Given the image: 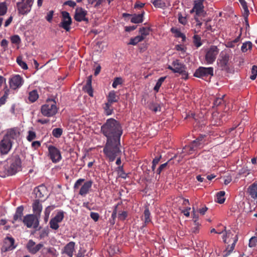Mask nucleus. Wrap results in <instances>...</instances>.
I'll list each match as a JSON object with an SVG mask.
<instances>
[{
	"label": "nucleus",
	"instance_id": "obj_1",
	"mask_svg": "<svg viewBox=\"0 0 257 257\" xmlns=\"http://www.w3.org/2000/svg\"><path fill=\"white\" fill-rule=\"evenodd\" d=\"M101 133L106 138L103 152L110 162H113L120 153V137L122 129L119 121L114 118L107 119L101 126Z\"/></svg>",
	"mask_w": 257,
	"mask_h": 257
},
{
	"label": "nucleus",
	"instance_id": "obj_2",
	"mask_svg": "<svg viewBox=\"0 0 257 257\" xmlns=\"http://www.w3.org/2000/svg\"><path fill=\"white\" fill-rule=\"evenodd\" d=\"M223 230L225 232L222 236L223 241L225 243H231L228 244L224 251L223 257L227 256L234 249L235 244L238 240L237 233L234 229L226 230V227L223 226Z\"/></svg>",
	"mask_w": 257,
	"mask_h": 257
},
{
	"label": "nucleus",
	"instance_id": "obj_3",
	"mask_svg": "<svg viewBox=\"0 0 257 257\" xmlns=\"http://www.w3.org/2000/svg\"><path fill=\"white\" fill-rule=\"evenodd\" d=\"M167 68L174 73H178L181 74L183 78L187 79L188 73L186 71L185 65L181 63L179 60H175L172 63V65H168Z\"/></svg>",
	"mask_w": 257,
	"mask_h": 257
},
{
	"label": "nucleus",
	"instance_id": "obj_4",
	"mask_svg": "<svg viewBox=\"0 0 257 257\" xmlns=\"http://www.w3.org/2000/svg\"><path fill=\"white\" fill-rule=\"evenodd\" d=\"M58 108L56 105L55 101H50L47 103L43 105L41 108L42 114L47 117H50L55 115L57 112Z\"/></svg>",
	"mask_w": 257,
	"mask_h": 257
},
{
	"label": "nucleus",
	"instance_id": "obj_5",
	"mask_svg": "<svg viewBox=\"0 0 257 257\" xmlns=\"http://www.w3.org/2000/svg\"><path fill=\"white\" fill-rule=\"evenodd\" d=\"M231 57L232 54L229 51L224 50L221 52L217 63L222 70H227L229 69V61Z\"/></svg>",
	"mask_w": 257,
	"mask_h": 257
},
{
	"label": "nucleus",
	"instance_id": "obj_6",
	"mask_svg": "<svg viewBox=\"0 0 257 257\" xmlns=\"http://www.w3.org/2000/svg\"><path fill=\"white\" fill-rule=\"evenodd\" d=\"M213 68L211 67H199L196 70L194 73V76L203 79H206L208 77L211 78L213 76Z\"/></svg>",
	"mask_w": 257,
	"mask_h": 257
},
{
	"label": "nucleus",
	"instance_id": "obj_7",
	"mask_svg": "<svg viewBox=\"0 0 257 257\" xmlns=\"http://www.w3.org/2000/svg\"><path fill=\"white\" fill-rule=\"evenodd\" d=\"M40 218L34 214H27L24 217L23 222L28 228L36 229L39 225Z\"/></svg>",
	"mask_w": 257,
	"mask_h": 257
},
{
	"label": "nucleus",
	"instance_id": "obj_8",
	"mask_svg": "<svg viewBox=\"0 0 257 257\" xmlns=\"http://www.w3.org/2000/svg\"><path fill=\"white\" fill-rule=\"evenodd\" d=\"M219 51L217 47L214 45L211 46L206 51L205 59L207 64H211L215 61Z\"/></svg>",
	"mask_w": 257,
	"mask_h": 257
},
{
	"label": "nucleus",
	"instance_id": "obj_9",
	"mask_svg": "<svg viewBox=\"0 0 257 257\" xmlns=\"http://www.w3.org/2000/svg\"><path fill=\"white\" fill-rule=\"evenodd\" d=\"M22 162L20 157L18 156L14 157L10 167L8 170L9 175H13L21 170Z\"/></svg>",
	"mask_w": 257,
	"mask_h": 257
},
{
	"label": "nucleus",
	"instance_id": "obj_10",
	"mask_svg": "<svg viewBox=\"0 0 257 257\" xmlns=\"http://www.w3.org/2000/svg\"><path fill=\"white\" fill-rule=\"evenodd\" d=\"M33 3V0H22L17 3L19 13L24 15L30 12Z\"/></svg>",
	"mask_w": 257,
	"mask_h": 257
},
{
	"label": "nucleus",
	"instance_id": "obj_11",
	"mask_svg": "<svg viewBox=\"0 0 257 257\" xmlns=\"http://www.w3.org/2000/svg\"><path fill=\"white\" fill-rule=\"evenodd\" d=\"M48 157L53 163L59 162L62 158L60 150L52 145L48 147Z\"/></svg>",
	"mask_w": 257,
	"mask_h": 257
},
{
	"label": "nucleus",
	"instance_id": "obj_12",
	"mask_svg": "<svg viewBox=\"0 0 257 257\" xmlns=\"http://www.w3.org/2000/svg\"><path fill=\"white\" fill-rule=\"evenodd\" d=\"M62 18L61 23L59 24V27L65 30L66 31H69L70 26L72 24V19L67 12L63 11L61 13Z\"/></svg>",
	"mask_w": 257,
	"mask_h": 257
},
{
	"label": "nucleus",
	"instance_id": "obj_13",
	"mask_svg": "<svg viewBox=\"0 0 257 257\" xmlns=\"http://www.w3.org/2000/svg\"><path fill=\"white\" fill-rule=\"evenodd\" d=\"M24 82L23 78L18 74L12 75L10 78L9 81L10 88L13 90H16L20 88Z\"/></svg>",
	"mask_w": 257,
	"mask_h": 257
},
{
	"label": "nucleus",
	"instance_id": "obj_14",
	"mask_svg": "<svg viewBox=\"0 0 257 257\" xmlns=\"http://www.w3.org/2000/svg\"><path fill=\"white\" fill-rule=\"evenodd\" d=\"M13 145L12 140L3 137L0 142V153L1 155H5L9 153L12 149Z\"/></svg>",
	"mask_w": 257,
	"mask_h": 257
},
{
	"label": "nucleus",
	"instance_id": "obj_15",
	"mask_svg": "<svg viewBox=\"0 0 257 257\" xmlns=\"http://www.w3.org/2000/svg\"><path fill=\"white\" fill-rule=\"evenodd\" d=\"M87 12L82 8H77L75 10L74 19L77 22L84 21L88 22V19L86 18Z\"/></svg>",
	"mask_w": 257,
	"mask_h": 257
},
{
	"label": "nucleus",
	"instance_id": "obj_16",
	"mask_svg": "<svg viewBox=\"0 0 257 257\" xmlns=\"http://www.w3.org/2000/svg\"><path fill=\"white\" fill-rule=\"evenodd\" d=\"M43 246V244L39 243L36 244L35 242L32 239L29 240L27 244V248L29 251L33 254L37 253L39 251Z\"/></svg>",
	"mask_w": 257,
	"mask_h": 257
},
{
	"label": "nucleus",
	"instance_id": "obj_17",
	"mask_svg": "<svg viewBox=\"0 0 257 257\" xmlns=\"http://www.w3.org/2000/svg\"><path fill=\"white\" fill-rule=\"evenodd\" d=\"M15 239L11 237H7L5 238L4 244L2 247V251L6 252L12 250L16 248L14 245Z\"/></svg>",
	"mask_w": 257,
	"mask_h": 257
},
{
	"label": "nucleus",
	"instance_id": "obj_18",
	"mask_svg": "<svg viewBox=\"0 0 257 257\" xmlns=\"http://www.w3.org/2000/svg\"><path fill=\"white\" fill-rule=\"evenodd\" d=\"M75 243L70 241L64 247L63 253L67 254L69 257H72L75 250Z\"/></svg>",
	"mask_w": 257,
	"mask_h": 257
},
{
	"label": "nucleus",
	"instance_id": "obj_19",
	"mask_svg": "<svg viewBox=\"0 0 257 257\" xmlns=\"http://www.w3.org/2000/svg\"><path fill=\"white\" fill-rule=\"evenodd\" d=\"M92 184L93 181L92 180H89L84 182L80 189L79 194L82 196H85L89 192V190L92 187Z\"/></svg>",
	"mask_w": 257,
	"mask_h": 257
},
{
	"label": "nucleus",
	"instance_id": "obj_20",
	"mask_svg": "<svg viewBox=\"0 0 257 257\" xmlns=\"http://www.w3.org/2000/svg\"><path fill=\"white\" fill-rule=\"evenodd\" d=\"M32 208L34 213V214L40 217L43 207L39 200L37 199L34 200L32 204Z\"/></svg>",
	"mask_w": 257,
	"mask_h": 257
},
{
	"label": "nucleus",
	"instance_id": "obj_21",
	"mask_svg": "<svg viewBox=\"0 0 257 257\" xmlns=\"http://www.w3.org/2000/svg\"><path fill=\"white\" fill-rule=\"evenodd\" d=\"M107 103L112 105L114 102H117L119 99V96L116 94L114 90H111L109 92L106 96Z\"/></svg>",
	"mask_w": 257,
	"mask_h": 257
},
{
	"label": "nucleus",
	"instance_id": "obj_22",
	"mask_svg": "<svg viewBox=\"0 0 257 257\" xmlns=\"http://www.w3.org/2000/svg\"><path fill=\"white\" fill-rule=\"evenodd\" d=\"M24 208L23 206H19L17 208L15 214L14 215L12 223H14L17 221H23L22 216L23 215V211Z\"/></svg>",
	"mask_w": 257,
	"mask_h": 257
},
{
	"label": "nucleus",
	"instance_id": "obj_23",
	"mask_svg": "<svg viewBox=\"0 0 257 257\" xmlns=\"http://www.w3.org/2000/svg\"><path fill=\"white\" fill-rule=\"evenodd\" d=\"M203 9L204 6L202 3L194 2V6L191 10V12L192 11L195 12L197 16H201L204 13Z\"/></svg>",
	"mask_w": 257,
	"mask_h": 257
},
{
	"label": "nucleus",
	"instance_id": "obj_24",
	"mask_svg": "<svg viewBox=\"0 0 257 257\" xmlns=\"http://www.w3.org/2000/svg\"><path fill=\"white\" fill-rule=\"evenodd\" d=\"M249 195L253 199H257V182H255L247 188Z\"/></svg>",
	"mask_w": 257,
	"mask_h": 257
},
{
	"label": "nucleus",
	"instance_id": "obj_25",
	"mask_svg": "<svg viewBox=\"0 0 257 257\" xmlns=\"http://www.w3.org/2000/svg\"><path fill=\"white\" fill-rule=\"evenodd\" d=\"M92 77V75H90L88 77L86 81V84L84 87V89H85V91L90 96H93V89L91 86Z\"/></svg>",
	"mask_w": 257,
	"mask_h": 257
},
{
	"label": "nucleus",
	"instance_id": "obj_26",
	"mask_svg": "<svg viewBox=\"0 0 257 257\" xmlns=\"http://www.w3.org/2000/svg\"><path fill=\"white\" fill-rule=\"evenodd\" d=\"M145 14V12L143 11L141 14L132 15V18L131 22L135 24L141 23L143 22V18Z\"/></svg>",
	"mask_w": 257,
	"mask_h": 257
},
{
	"label": "nucleus",
	"instance_id": "obj_27",
	"mask_svg": "<svg viewBox=\"0 0 257 257\" xmlns=\"http://www.w3.org/2000/svg\"><path fill=\"white\" fill-rule=\"evenodd\" d=\"M19 132H18L16 129L13 128L9 130L7 134L4 136V137H7V139H9L10 140H12L16 138L19 135Z\"/></svg>",
	"mask_w": 257,
	"mask_h": 257
},
{
	"label": "nucleus",
	"instance_id": "obj_28",
	"mask_svg": "<svg viewBox=\"0 0 257 257\" xmlns=\"http://www.w3.org/2000/svg\"><path fill=\"white\" fill-rule=\"evenodd\" d=\"M193 219H194V226L191 228V232L193 233L196 234L199 232L200 223L198 221V216L195 215L194 211H193Z\"/></svg>",
	"mask_w": 257,
	"mask_h": 257
},
{
	"label": "nucleus",
	"instance_id": "obj_29",
	"mask_svg": "<svg viewBox=\"0 0 257 257\" xmlns=\"http://www.w3.org/2000/svg\"><path fill=\"white\" fill-rule=\"evenodd\" d=\"M170 31L173 34H174V36L176 38H182L183 42H184L186 40L185 35L181 33L179 29L175 27H172Z\"/></svg>",
	"mask_w": 257,
	"mask_h": 257
},
{
	"label": "nucleus",
	"instance_id": "obj_30",
	"mask_svg": "<svg viewBox=\"0 0 257 257\" xmlns=\"http://www.w3.org/2000/svg\"><path fill=\"white\" fill-rule=\"evenodd\" d=\"M198 147L196 145H194L192 142L190 145L186 146L183 148L182 153L191 154L193 151H195Z\"/></svg>",
	"mask_w": 257,
	"mask_h": 257
},
{
	"label": "nucleus",
	"instance_id": "obj_31",
	"mask_svg": "<svg viewBox=\"0 0 257 257\" xmlns=\"http://www.w3.org/2000/svg\"><path fill=\"white\" fill-rule=\"evenodd\" d=\"M150 212L149 211V208H146L144 212V224L143 225V227L146 226L147 224L151 221V219L150 218Z\"/></svg>",
	"mask_w": 257,
	"mask_h": 257
},
{
	"label": "nucleus",
	"instance_id": "obj_32",
	"mask_svg": "<svg viewBox=\"0 0 257 257\" xmlns=\"http://www.w3.org/2000/svg\"><path fill=\"white\" fill-rule=\"evenodd\" d=\"M39 97L38 92L36 90H33L29 93L28 99L31 102H34L37 100Z\"/></svg>",
	"mask_w": 257,
	"mask_h": 257
},
{
	"label": "nucleus",
	"instance_id": "obj_33",
	"mask_svg": "<svg viewBox=\"0 0 257 257\" xmlns=\"http://www.w3.org/2000/svg\"><path fill=\"white\" fill-rule=\"evenodd\" d=\"M144 40V38L142 36H137L134 38H131L130 42L127 43V45H136L139 42H141Z\"/></svg>",
	"mask_w": 257,
	"mask_h": 257
},
{
	"label": "nucleus",
	"instance_id": "obj_34",
	"mask_svg": "<svg viewBox=\"0 0 257 257\" xmlns=\"http://www.w3.org/2000/svg\"><path fill=\"white\" fill-rule=\"evenodd\" d=\"M225 192L223 191H220L216 194V201L219 203L222 204L224 203L225 201Z\"/></svg>",
	"mask_w": 257,
	"mask_h": 257
},
{
	"label": "nucleus",
	"instance_id": "obj_35",
	"mask_svg": "<svg viewBox=\"0 0 257 257\" xmlns=\"http://www.w3.org/2000/svg\"><path fill=\"white\" fill-rule=\"evenodd\" d=\"M5 93L2 97L0 98V106L5 104L9 94V89L6 86L4 89Z\"/></svg>",
	"mask_w": 257,
	"mask_h": 257
},
{
	"label": "nucleus",
	"instance_id": "obj_36",
	"mask_svg": "<svg viewBox=\"0 0 257 257\" xmlns=\"http://www.w3.org/2000/svg\"><path fill=\"white\" fill-rule=\"evenodd\" d=\"M151 29L149 27H142L140 29L139 32L141 35L140 36H142L144 38V40L145 39L146 37L149 35Z\"/></svg>",
	"mask_w": 257,
	"mask_h": 257
},
{
	"label": "nucleus",
	"instance_id": "obj_37",
	"mask_svg": "<svg viewBox=\"0 0 257 257\" xmlns=\"http://www.w3.org/2000/svg\"><path fill=\"white\" fill-rule=\"evenodd\" d=\"M64 215L63 211H60L58 212L56 215L55 216V217L52 218V219L59 223L62 222V221L64 219Z\"/></svg>",
	"mask_w": 257,
	"mask_h": 257
},
{
	"label": "nucleus",
	"instance_id": "obj_38",
	"mask_svg": "<svg viewBox=\"0 0 257 257\" xmlns=\"http://www.w3.org/2000/svg\"><path fill=\"white\" fill-rule=\"evenodd\" d=\"M104 112L106 115H111L113 112V108L111 104L105 103L104 104V106L103 107Z\"/></svg>",
	"mask_w": 257,
	"mask_h": 257
},
{
	"label": "nucleus",
	"instance_id": "obj_39",
	"mask_svg": "<svg viewBox=\"0 0 257 257\" xmlns=\"http://www.w3.org/2000/svg\"><path fill=\"white\" fill-rule=\"evenodd\" d=\"M193 41L194 45L197 48L200 47L202 44L201 37L199 35H195L193 37Z\"/></svg>",
	"mask_w": 257,
	"mask_h": 257
},
{
	"label": "nucleus",
	"instance_id": "obj_40",
	"mask_svg": "<svg viewBox=\"0 0 257 257\" xmlns=\"http://www.w3.org/2000/svg\"><path fill=\"white\" fill-rule=\"evenodd\" d=\"M166 78V76H165V77H161L158 79V80L157 81V82L156 84V85L155 86V87L154 88V90L156 92H157L159 91L160 87L161 86L163 82L164 81V80H165Z\"/></svg>",
	"mask_w": 257,
	"mask_h": 257
},
{
	"label": "nucleus",
	"instance_id": "obj_41",
	"mask_svg": "<svg viewBox=\"0 0 257 257\" xmlns=\"http://www.w3.org/2000/svg\"><path fill=\"white\" fill-rule=\"evenodd\" d=\"M63 130L61 128H55L52 131V135L56 138H59L62 135Z\"/></svg>",
	"mask_w": 257,
	"mask_h": 257
},
{
	"label": "nucleus",
	"instance_id": "obj_42",
	"mask_svg": "<svg viewBox=\"0 0 257 257\" xmlns=\"http://www.w3.org/2000/svg\"><path fill=\"white\" fill-rule=\"evenodd\" d=\"M252 43L250 41L246 42L242 44L241 50L243 52H245L247 50H250L252 48Z\"/></svg>",
	"mask_w": 257,
	"mask_h": 257
},
{
	"label": "nucleus",
	"instance_id": "obj_43",
	"mask_svg": "<svg viewBox=\"0 0 257 257\" xmlns=\"http://www.w3.org/2000/svg\"><path fill=\"white\" fill-rule=\"evenodd\" d=\"M17 62L20 66H21L23 69L27 70L28 67L27 64L23 61L21 57H18L17 58Z\"/></svg>",
	"mask_w": 257,
	"mask_h": 257
},
{
	"label": "nucleus",
	"instance_id": "obj_44",
	"mask_svg": "<svg viewBox=\"0 0 257 257\" xmlns=\"http://www.w3.org/2000/svg\"><path fill=\"white\" fill-rule=\"evenodd\" d=\"M257 245V235L251 237L249 240L248 246L254 247Z\"/></svg>",
	"mask_w": 257,
	"mask_h": 257
},
{
	"label": "nucleus",
	"instance_id": "obj_45",
	"mask_svg": "<svg viewBox=\"0 0 257 257\" xmlns=\"http://www.w3.org/2000/svg\"><path fill=\"white\" fill-rule=\"evenodd\" d=\"M152 3L157 8H163L166 7L165 3L161 0H154Z\"/></svg>",
	"mask_w": 257,
	"mask_h": 257
},
{
	"label": "nucleus",
	"instance_id": "obj_46",
	"mask_svg": "<svg viewBox=\"0 0 257 257\" xmlns=\"http://www.w3.org/2000/svg\"><path fill=\"white\" fill-rule=\"evenodd\" d=\"M8 8L5 3H0V16L5 15L7 12Z\"/></svg>",
	"mask_w": 257,
	"mask_h": 257
},
{
	"label": "nucleus",
	"instance_id": "obj_47",
	"mask_svg": "<svg viewBox=\"0 0 257 257\" xmlns=\"http://www.w3.org/2000/svg\"><path fill=\"white\" fill-rule=\"evenodd\" d=\"M205 136L201 135L199 136L195 140L193 141L194 145H196L198 147H200L203 143V140Z\"/></svg>",
	"mask_w": 257,
	"mask_h": 257
},
{
	"label": "nucleus",
	"instance_id": "obj_48",
	"mask_svg": "<svg viewBox=\"0 0 257 257\" xmlns=\"http://www.w3.org/2000/svg\"><path fill=\"white\" fill-rule=\"evenodd\" d=\"M123 80L121 77H115L114 79L113 82L112 84L113 88H115L118 85H120L122 83Z\"/></svg>",
	"mask_w": 257,
	"mask_h": 257
},
{
	"label": "nucleus",
	"instance_id": "obj_49",
	"mask_svg": "<svg viewBox=\"0 0 257 257\" xmlns=\"http://www.w3.org/2000/svg\"><path fill=\"white\" fill-rule=\"evenodd\" d=\"M36 138V134L35 132L32 131H28V135L27 137V139L29 142H31Z\"/></svg>",
	"mask_w": 257,
	"mask_h": 257
},
{
	"label": "nucleus",
	"instance_id": "obj_50",
	"mask_svg": "<svg viewBox=\"0 0 257 257\" xmlns=\"http://www.w3.org/2000/svg\"><path fill=\"white\" fill-rule=\"evenodd\" d=\"M54 207H52L51 206H49L47 207L45 210L44 213H45V221H47L48 219L49 218L50 213L51 211L54 209Z\"/></svg>",
	"mask_w": 257,
	"mask_h": 257
},
{
	"label": "nucleus",
	"instance_id": "obj_51",
	"mask_svg": "<svg viewBox=\"0 0 257 257\" xmlns=\"http://www.w3.org/2000/svg\"><path fill=\"white\" fill-rule=\"evenodd\" d=\"M257 76V66L253 65L251 68V75L250 76V78L251 80H254Z\"/></svg>",
	"mask_w": 257,
	"mask_h": 257
},
{
	"label": "nucleus",
	"instance_id": "obj_52",
	"mask_svg": "<svg viewBox=\"0 0 257 257\" xmlns=\"http://www.w3.org/2000/svg\"><path fill=\"white\" fill-rule=\"evenodd\" d=\"M50 227L54 230H57L59 228V223L52 219H51L49 222Z\"/></svg>",
	"mask_w": 257,
	"mask_h": 257
},
{
	"label": "nucleus",
	"instance_id": "obj_53",
	"mask_svg": "<svg viewBox=\"0 0 257 257\" xmlns=\"http://www.w3.org/2000/svg\"><path fill=\"white\" fill-rule=\"evenodd\" d=\"M169 161L165 163H164L162 165H161L157 169V170H156V173L158 175H160L161 174V173L168 166V162Z\"/></svg>",
	"mask_w": 257,
	"mask_h": 257
},
{
	"label": "nucleus",
	"instance_id": "obj_54",
	"mask_svg": "<svg viewBox=\"0 0 257 257\" xmlns=\"http://www.w3.org/2000/svg\"><path fill=\"white\" fill-rule=\"evenodd\" d=\"M224 102V100L223 99V97L222 98H216L214 101H213V104L214 106H218L221 105V104H223Z\"/></svg>",
	"mask_w": 257,
	"mask_h": 257
},
{
	"label": "nucleus",
	"instance_id": "obj_55",
	"mask_svg": "<svg viewBox=\"0 0 257 257\" xmlns=\"http://www.w3.org/2000/svg\"><path fill=\"white\" fill-rule=\"evenodd\" d=\"M13 44H19L21 42V39L18 35H14L11 38Z\"/></svg>",
	"mask_w": 257,
	"mask_h": 257
},
{
	"label": "nucleus",
	"instance_id": "obj_56",
	"mask_svg": "<svg viewBox=\"0 0 257 257\" xmlns=\"http://www.w3.org/2000/svg\"><path fill=\"white\" fill-rule=\"evenodd\" d=\"M85 181L84 179H78L75 183L74 185L73 188L74 190L77 189L79 188L80 186L82 184L83 182Z\"/></svg>",
	"mask_w": 257,
	"mask_h": 257
},
{
	"label": "nucleus",
	"instance_id": "obj_57",
	"mask_svg": "<svg viewBox=\"0 0 257 257\" xmlns=\"http://www.w3.org/2000/svg\"><path fill=\"white\" fill-rule=\"evenodd\" d=\"M90 217L94 221H97L99 218V215L98 213L91 212L90 214Z\"/></svg>",
	"mask_w": 257,
	"mask_h": 257
},
{
	"label": "nucleus",
	"instance_id": "obj_58",
	"mask_svg": "<svg viewBox=\"0 0 257 257\" xmlns=\"http://www.w3.org/2000/svg\"><path fill=\"white\" fill-rule=\"evenodd\" d=\"M118 218L120 219V220H124V219H125V218H126L127 216V213L126 211H121V212H119L118 213Z\"/></svg>",
	"mask_w": 257,
	"mask_h": 257
},
{
	"label": "nucleus",
	"instance_id": "obj_59",
	"mask_svg": "<svg viewBox=\"0 0 257 257\" xmlns=\"http://www.w3.org/2000/svg\"><path fill=\"white\" fill-rule=\"evenodd\" d=\"M150 108L155 112L161 111V107L159 105L157 104L151 105Z\"/></svg>",
	"mask_w": 257,
	"mask_h": 257
},
{
	"label": "nucleus",
	"instance_id": "obj_60",
	"mask_svg": "<svg viewBox=\"0 0 257 257\" xmlns=\"http://www.w3.org/2000/svg\"><path fill=\"white\" fill-rule=\"evenodd\" d=\"M178 20L180 23L185 25L187 23V20L186 17H183L181 15H179Z\"/></svg>",
	"mask_w": 257,
	"mask_h": 257
},
{
	"label": "nucleus",
	"instance_id": "obj_61",
	"mask_svg": "<svg viewBox=\"0 0 257 257\" xmlns=\"http://www.w3.org/2000/svg\"><path fill=\"white\" fill-rule=\"evenodd\" d=\"M53 14H54L53 11H50L47 13V15L46 17V19L49 22H51L52 21Z\"/></svg>",
	"mask_w": 257,
	"mask_h": 257
},
{
	"label": "nucleus",
	"instance_id": "obj_62",
	"mask_svg": "<svg viewBox=\"0 0 257 257\" xmlns=\"http://www.w3.org/2000/svg\"><path fill=\"white\" fill-rule=\"evenodd\" d=\"M64 5L69 6L70 7L74 8L76 6V2H75L74 1L69 0V1H66L64 3Z\"/></svg>",
	"mask_w": 257,
	"mask_h": 257
},
{
	"label": "nucleus",
	"instance_id": "obj_63",
	"mask_svg": "<svg viewBox=\"0 0 257 257\" xmlns=\"http://www.w3.org/2000/svg\"><path fill=\"white\" fill-rule=\"evenodd\" d=\"M241 6H242L243 10V17L248 16L249 12V10L248 9L247 4H245V5H242Z\"/></svg>",
	"mask_w": 257,
	"mask_h": 257
},
{
	"label": "nucleus",
	"instance_id": "obj_64",
	"mask_svg": "<svg viewBox=\"0 0 257 257\" xmlns=\"http://www.w3.org/2000/svg\"><path fill=\"white\" fill-rule=\"evenodd\" d=\"M41 146V143L39 141H34L32 143V147L35 149L38 148Z\"/></svg>",
	"mask_w": 257,
	"mask_h": 257
}]
</instances>
